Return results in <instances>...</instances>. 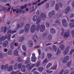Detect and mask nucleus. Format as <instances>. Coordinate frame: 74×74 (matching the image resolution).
Here are the masks:
<instances>
[{"label":"nucleus","mask_w":74,"mask_h":74,"mask_svg":"<svg viewBox=\"0 0 74 74\" xmlns=\"http://www.w3.org/2000/svg\"><path fill=\"white\" fill-rule=\"evenodd\" d=\"M23 56H26V55H27V53L26 52H24L23 53Z\"/></svg>","instance_id":"obj_59"},{"label":"nucleus","mask_w":74,"mask_h":74,"mask_svg":"<svg viewBox=\"0 0 74 74\" xmlns=\"http://www.w3.org/2000/svg\"><path fill=\"white\" fill-rule=\"evenodd\" d=\"M22 67V64H18V69H21Z\"/></svg>","instance_id":"obj_49"},{"label":"nucleus","mask_w":74,"mask_h":74,"mask_svg":"<svg viewBox=\"0 0 74 74\" xmlns=\"http://www.w3.org/2000/svg\"><path fill=\"white\" fill-rule=\"evenodd\" d=\"M40 16L42 19H45L46 18V14H45L44 13H42L40 15Z\"/></svg>","instance_id":"obj_20"},{"label":"nucleus","mask_w":74,"mask_h":74,"mask_svg":"<svg viewBox=\"0 0 74 74\" xmlns=\"http://www.w3.org/2000/svg\"><path fill=\"white\" fill-rule=\"evenodd\" d=\"M70 46L67 47L65 50L64 51L63 53L64 55H67L68 53V52L70 51Z\"/></svg>","instance_id":"obj_4"},{"label":"nucleus","mask_w":74,"mask_h":74,"mask_svg":"<svg viewBox=\"0 0 74 74\" xmlns=\"http://www.w3.org/2000/svg\"><path fill=\"white\" fill-rule=\"evenodd\" d=\"M52 65V63H49L46 66V69H48Z\"/></svg>","instance_id":"obj_26"},{"label":"nucleus","mask_w":74,"mask_h":74,"mask_svg":"<svg viewBox=\"0 0 74 74\" xmlns=\"http://www.w3.org/2000/svg\"><path fill=\"white\" fill-rule=\"evenodd\" d=\"M8 66V64H7L6 65H5L4 67L5 70V69H7Z\"/></svg>","instance_id":"obj_56"},{"label":"nucleus","mask_w":74,"mask_h":74,"mask_svg":"<svg viewBox=\"0 0 74 74\" xmlns=\"http://www.w3.org/2000/svg\"><path fill=\"white\" fill-rule=\"evenodd\" d=\"M40 65V62H39L37 63L36 64V67H39Z\"/></svg>","instance_id":"obj_47"},{"label":"nucleus","mask_w":74,"mask_h":74,"mask_svg":"<svg viewBox=\"0 0 74 74\" xmlns=\"http://www.w3.org/2000/svg\"><path fill=\"white\" fill-rule=\"evenodd\" d=\"M30 25L29 23L26 24L25 26V27L24 30L26 33H28L29 28H30Z\"/></svg>","instance_id":"obj_3"},{"label":"nucleus","mask_w":74,"mask_h":74,"mask_svg":"<svg viewBox=\"0 0 74 74\" xmlns=\"http://www.w3.org/2000/svg\"><path fill=\"white\" fill-rule=\"evenodd\" d=\"M63 70H62L60 72L59 74H63Z\"/></svg>","instance_id":"obj_64"},{"label":"nucleus","mask_w":74,"mask_h":74,"mask_svg":"<svg viewBox=\"0 0 74 74\" xmlns=\"http://www.w3.org/2000/svg\"><path fill=\"white\" fill-rule=\"evenodd\" d=\"M21 9H13V12H15V11H16V13L17 14H18L19 12H20V13H21L22 12V10H23L24 8V6H22L21 7Z\"/></svg>","instance_id":"obj_2"},{"label":"nucleus","mask_w":74,"mask_h":74,"mask_svg":"<svg viewBox=\"0 0 74 74\" xmlns=\"http://www.w3.org/2000/svg\"><path fill=\"white\" fill-rule=\"evenodd\" d=\"M55 23H58L59 25H61V24L60 23V21H59L56 20V21L55 22Z\"/></svg>","instance_id":"obj_55"},{"label":"nucleus","mask_w":74,"mask_h":74,"mask_svg":"<svg viewBox=\"0 0 74 74\" xmlns=\"http://www.w3.org/2000/svg\"><path fill=\"white\" fill-rule=\"evenodd\" d=\"M64 59L65 60H66L67 61H68L69 59V57L68 56H67L66 57H65Z\"/></svg>","instance_id":"obj_43"},{"label":"nucleus","mask_w":74,"mask_h":74,"mask_svg":"<svg viewBox=\"0 0 74 74\" xmlns=\"http://www.w3.org/2000/svg\"><path fill=\"white\" fill-rule=\"evenodd\" d=\"M60 53V51L59 49H58L57 51V52L56 53L57 55H59Z\"/></svg>","instance_id":"obj_57"},{"label":"nucleus","mask_w":74,"mask_h":74,"mask_svg":"<svg viewBox=\"0 0 74 74\" xmlns=\"http://www.w3.org/2000/svg\"><path fill=\"white\" fill-rule=\"evenodd\" d=\"M25 40V37H22L20 38L18 40V41L19 42H23Z\"/></svg>","instance_id":"obj_21"},{"label":"nucleus","mask_w":74,"mask_h":74,"mask_svg":"<svg viewBox=\"0 0 74 74\" xmlns=\"http://www.w3.org/2000/svg\"><path fill=\"white\" fill-rule=\"evenodd\" d=\"M15 40H14L10 45V48L11 49H14V43L15 42Z\"/></svg>","instance_id":"obj_14"},{"label":"nucleus","mask_w":74,"mask_h":74,"mask_svg":"<svg viewBox=\"0 0 74 74\" xmlns=\"http://www.w3.org/2000/svg\"><path fill=\"white\" fill-rule=\"evenodd\" d=\"M17 64H18V63H16L14 65V68L15 70H16V68L17 67Z\"/></svg>","instance_id":"obj_58"},{"label":"nucleus","mask_w":74,"mask_h":74,"mask_svg":"<svg viewBox=\"0 0 74 74\" xmlns=\"http://www.w3.org/2000/svg\"><path fill=\"white\" fill-rule=\"evenodd\" d=\"M37 19V16H33V20L34 22H36Z\"/></svg>","instance_id":"obj_30"},{"label":"nucleus","mask_w":74,"mask_h":74,"mask_svg":"<svg viewBox=\"0 0 74 74\" xmlns=\"http://www.w3.org/2000/svg\"><path fill=\"white\" fill-rule=\"evenodd\" d=\"M22 74V73L20 72V71H18L17 72H12L11 74Z\"/></svg>","instance_id":"obj_22"},{"label":"nucleus","mask_w":74,"mask_h":74,"mask_svg":"<svg viewBox=\"0 0 74 74\" xmlns=\"http://www.w3.org/2000/svg\"><path fill=\"white\" fill-rule=\"evenodd\" d=\"M18 51L17 50H15L14 51V54L15 56H18Z\"/></svg>","instance_id":"obj_28"},{"label":"nucleus","mask_w":74,"mask_h":74,"mask_svg":"<svg viewBox=\"0 0 74 74\" xmlns=\"http://www.w3.org/2000/svg\"><path fill=\"white\" fill-rule=\"evenodd\" d=\"M25 58V56H22L21 57H18V58L17 61L19 62H22V59H24Z\"/></svg>","instance_id":"obj_15"},{"label":"nucleus","mask_w":74,"mask_h":74,"mask_svg":"<svg viewBox=\"0 0 74 74\" xmlns=\"http://www.w3.org/2000/svg\"><path fill=\"white\" fill-rule=\"evenodd\" d=\"M6 29H7V27H6V26H5V27L4 26L2 27H1V33L2 32H3V31L4 33H5V32H6V30H7Z\"/></svg>","instance_id":"obj_12"},{"label":"nucleus","mask_w":74,"mask_h":74,"mask_svg":"<svg viewBox=\"0 0 74 74\" xmlns=\"http://www.w3.org/2000/svg\"><path fill=\"white\" fill-rule=\"evenodd\" d=\"M36 31H39L40 30V25H38L36 26Z\"/></svg>","instance_id":"obj_39"},{"label":"nucleus","mask_w":74,"mask_h":74,"mask_svg":"<svg viewBox=\"0 0 74 74\" xmlns=\"http://www.w3.org/2000/svg\"><path fill=\"white\" fill-rule=\"evenodd\" d=\"M56 10H59V6L58 5V4H57L56 5Z\"/></svg>","instance_id":"obj_54"},{"label":"nucleus","mask_w":74,"mask_h":74,"mask_svg":"<svg viewBox=\"0 0 74 74\" xmlns=\"http://www.w3.org/2000/svg\"><path fill=\"white\" fill-rule=\"evenodd\" d=\"M24 25V23H23L21 25H19V24H17V26H16V27L15 29V30L14 31H12L11 32V30H9L8 32V33H12V34H14V33H16V32L17 31V30H18V28H21V27H22V26H23Z\"/></svg>","instance_id":"obj_1"},{"label":"nucleus","mask_w":74,"mask_h":74,"mask_svg":"<svg viewBox=\"0 0 74 74\" xmlns=\"http://www.w3.org/2000/svg\"><path fill=\"white\" fill-rule=\"evenodd\" d=\"M50 31L51 33L53 34H55V30L53 28H51L50 29Z\"/></svg>","instance_id":"obj_32"},{"label":"nucleus","mask_w":74,"mask_h":74,"mask_svg":"<svg viewBox=\"0 0 74 74\" xmlns=\"http://www.w3.org/2000/svg\"><path fill=\"white\" fill-rule=\"evenodd\" d=\"M3 10H4V11L5 12H6V11H7V8H5V7H3L2 6H0V11H2Z\"/></svg>","instance_id":"obj_16"},{"label":"nucleus","mask_w":74,"mask_h":74,"mask_svg":"<svg viewBox=\"0 0 74 74\" xmlns=\"http://www.w3.org/2000/svg\"><path fill=\"white\" fill-rule=\"evenodd\" d=\"M21 71L22 72H25L26 69H25V65H23L22 66Z\"/></svg>","instance_id":"obj_19"},{"label":"nucleus","mask_w":74,"mask_h":74,"mask_svg":"<svg viewBox=\"0 0 74 74\" xmlns=\"http://www.w3.org/2000/svg\"><path fill=\"white\" fill-rule=\"evenodd\" d=\"M53 48L55 52H56V51L57 50V47H56V46L53 45Z\"/></svg>","instance_id":"obj_36"},{"label":"nucleus","mask_w":74,"mask_h":74,"mask_svg":"<svg viewBox=\"0 0 74 74\" xmlns=\"http://www.w3.org/2000/svg\"><path fill=\"white\" fill-rule=\"evenodd\" d=\"M38 69L39 71L40 72H42V71H43V70H44V68L41 67H40L38 68Z\"/></svg>","instance_id":"obj_23"},{"label":"nucleus","mask_w":74,"mask_h":74,"mask_svg":"<svg viewBox=\"0 0 74 74\" xmlns=\"http://www.w3.org/2000/svg\"><path fill=\"white\" fill-rule=\"evenodd\" d=\"M70 73V70L68 69H66L64 71V74H69Z\"/></svg>","instance_id":"obj_29"},{"label":"nucleus","mask_w":74,"mask_h":74,"mask_svg":"<svg viewBox=\"0 0 74 74\" xmlns=\"http://www.w3.org/2000/svg\"><path fill=\"white\" fill-rule=\"evenodd\" d=\"M24 32V30L21 29L19 32V34H22V33H23Z\"/></svg>","instance_id":"obj_44"},{"label":"nucleus","mask_w":74,"mask_h":74,"mask_svg":"<svg viewBox=\"0 0 74 74\" xmlns=\"http://www.w3.org/2000/svg\"><path fill=\"white\" fill-rule=\"evenodd\" d=\"M61 30L62 31V32L61 33V36H63V32H64V29H63V28H62Z\"/></svg>","instance_id":"obj_61"},{"label":"nucleus","mask_w":74,"mask_h":74,"mask_svg":"<svg viewBox=\"0 0 74 74\" xmlns=\"http://www.w3.org/2000/svg\"><path fill=\"white\" fill-rule=\"evenodd\" d=\"M71 9H70V7L67 6L65 11V14H67V13H69V12L70 11Z\"/></svg>","instance_id":"obj_10"},{"label":"nucleus","mask_w":74,"mask_h":74,"mask_svg":"<svg viewBox=\"0 0 74 74\" xmlns=\"http://www.w3.org/2000/svg\"><path fill=\"white\" fill-rule=\"evenodd\" d=\"M11 34H9L7 37L8 40V41H11Z\"/></svg>","instance_id":"obj_33"},{"label":"nucleus","mask_w":74,"mask_h":74,"mask_svg":"<svg viewBox=\"0 0 74 74\" xmlns=\"http://www.w3.org/2000/svg\"><path fill=\"white\" fill-rule=\"evenodd\" d=\"M31 61L34 62H36L37 60V58L36 57L35 54L33 53L32 54V56L31 58Z\"/></svg>","instance_id":"obj_7"},{"label":"nucleus","mask_w":74,"mask_h":74,"mask_svg":"<svg viewBox=\"0 0 74 74\" xmlns=\"http://www.w3.org/2000/svg\"><path fill=\"white\" fill-rule=\"evenodd\" d=\"M70 27L71 28L74 27V23H70Z\"/></svg>","instance_id":"obj_34"},{"label":"nucleus","mask_w":74,"mask_h":74,"mask_svg":"<svg viewBox=\"0 0 74 74\" xmlns=\"http://www.w3.org/2000/svg\"><path fill=\"white\" fill-rule=\"evenodd\" d=\"M51 70H56L57 69V64H56L54 66H52L51 68Z\"/></svg>","instance_id":"obj_25"},{"label":"nucleus","mask_w":74,"mask_h":74,"mask_svg":"<svg viewBox=\"0 0 74 74\" xmlns=\"http://www.w3.org/2000/svg\"><path fill=\"white\" fill-rule=\"evenodd\" d=\"M40 21L41 18H40V17H38L36 21V24H38L39 23Z\"/></svg>","instance_id":"obj_27"},{"label":"nucleus","mask_w":74,"mask_h":74,"mask_svg":"<svg viewBox=\"0 0 74 74\" xmlns=\"http://www.w3.org/2000/svg\"><path fill=\"white\" fill-rule=\"evenodd\" d=\"M48 40H52V36L51 35H49L48 38Z\"/></svg>","instance_id":"obj_51"},{"label":"nucleus","mask_w":74,"mask_h":74,"mask_svg":"<svg viewBox=\"0 0 74 74\" xmlns=\"http://www.w3.org/2000/svg\"><path fill=\"white\" fill-rule=\"evenodd\" d=\"M71 62H68L66 64V65L67 66H68V67H70V66L71 65Z\"/></svg>","instance_id":"obj_42"},{"label":"nucleus","mask_w":74,"mask_h":74,"mask_svg":"<svg viewBox=\"0 0 74 74\" xmlns=\"http://www.w3.org/2000/svg\"><path fill=\"white\" fill-rule=\"evenodd\" d=\"M41 0H38V1H36L35 2H33V5H36V4H37L38 3H39ZM43 1L45 2L46 1H47V0H43Z\"/></svg>","instance_id":"obj_18"},{"label":"nucleus","mask_w":74,"mask_h":74,"mask_svg":"<svg viewBox=\"0 0 74 74\" xmlns=\"http://www.w3.org/2000/svg\"><path fill=\"white\" fill-rule=\"evenodd\" d=\"M36 65V64H32L30 66L32 69L34 67V66Z\"/></svg>","instance_id":"obj_62"},{"label":"nucleus","mask_w":74,"mask_h":74,"mask_svg":"<svg viewBox=\"0 0 74 74\" xmlns=\"http://www.w3.org/2000/svg\"><path fill=\"white\" fill-rule=\"evenodd\" d=\"M48 62V60L47 59H45L42 62V64H44V63H47Z\"/></svg>","instance_id":"obj_53"},{"label":"nucleus","mask_w":74,"mask_h":74,"mask_svg":"<svg viewBox=\"0 0 74 74\" xmlns=\"http://www.w3.org/2000/svg\"><path fill=\"white\" fill-rule=\"evenodd\" d=\"M12 53V50L11 49H9V50L8 53V55H11Z\"/></svg>","instance_id":"obj_37"},{"label":"nucleus","mask_w":74,"mask_h":74,"mask_svg":"<svg viewBox=\"0 0 74 74\" xmlns=\"http://www.w3.org/2000/svg\"><path fill=\"white\" fill-rule=\"evenodd\" d=\"M72 36L73 38H74V30H72L71 31Z\"/></svg>","instance_id":"obj_45"},{"label":"nucleus","mask_w":74,"mask_h":74,"mask_svg":"<svg viewBox=\"0 0 74 74\" xmlns=\"http://www.w3.org/2000/svg\"><path fill=\"white\" fill-rule=\"evenodd\" d=\"M70 32L69 31L68 32H65L64 34V38H67L70 35Z\"/></svg>","instance_id":"obj_8"},{"label":"nucleus","mask_w":74,"mask_h":74,"mask_svg":"<svg viewBox=\"0 0 74 74\" xmlns=\"http://www.w3.org/2000/svg\"><path fill=\"white\" fill-rule=\"evenodd\" d=\"M67 62H68V61L65 60L64 59L62 61V62H63V63H66Z\"/></svg>","instance_id":"obj_52"},{"label":"nucleus","mask_w":74,"mask_h":74,"mask_svg":"<svg viewBox=\"0 0 74 74\" xmlns=\"http://www.w3.org/2000/svg\"><path fill=\"white\" fill-rule=\"evenodd\" d=\"M30 62V58L28 57L27 58V59L25 60V64H26L29 63Z\"/></svg>","instance_id":"obj_17"},{"label":"nucleus","mask_w":74,"mask_h":74,"mask_svg":"<svg viewBox=\"0 0 74 74\" xmlns=\"http://www.w3.org/2000/svg\"><path fill=\"white\" fill-rule=\"evenodd\" d=\"M30 44L29 45V47H33V43L31 41V42H29Z\"/></svg>","instance_id":"obj_41"},{"label":"nucleus","mask_w":74,"mask_h":74,"mask_svg":"<svg viewBox=\"0 0 74 74\" xmlns=\"http://www.w3.org/2000/svg\"><path fill=\"white\" fill-rule=\"evenodd\" d=\"M46 72L48 74H51L53 73V71L47 70L46 71Z\"/></svg>","instance_id":"obj_35"},{"label":"nucleus","mask_w":74,"mask_h":74,"mask_svg":"<svg viewBox=\"0 0 74 74\" xmlns=\"http://www.w3.org/2000/svg\"><path fill=\"white\" fill-rule=\"evenodd\" d=\"M46 7L47 8H49V3H47L46 5Z\"/></svg>","instance_id":"obj_63"},{"label":"nucleus","mask_w":74,"mask_h":74,"mask_svg":"<svg viewBox=\"0 0 74 74\" xmlns=\"http://www.w3.org/2000/svg\"><path fill=\"white\" fill-rule=\"evenodd\" d=\"M60 47L61 49H62V50L63 51V49H64V48H65V46L64 45H63V44H61L60 46Z\"/></svg>","instance_id":"obj_24"},{"label":"nucleus","mask_w":74,"mask_h":74,"mask_svg":"<svg viewBox=\"0 0 74 74\" xmlns=\"http://www.w3.org/2000/svg\"><path fill=\"white\" fill-rule=\"evenodd\" d=\"M13 67V66H10L8 70V71H12Z\"/></svg>","instance_id":"obj_31"},{"label":"nucleus","mask_w":74,"mask_h":74,"mask_svg":"<svg viewBox=\"0 0 74 74\" xmlns=\"http://www.w3.org/2000/svg\"><path fill=\"white\" fill-rule=\"evenodd\" d=\"M36 25L33 24L32 25L30 29V31L31 33H34L35 32V29H36Z\"/></svg>","instance_id":"obj_6"},{"label":"nucleus","mask_w":74,"mask_h":74,"mask_svg":"<svg viewBox=\"0 0 74 74\" xmlns=\"http://www.w3.org/2000/svg\"><path fill=\"white\" fill-rule=\"evenodd\" d=\"M8 45V41L5 40L4 42L3 45L4 47H7Z\"/></svg>","instance_id":"obj_13"},{"label":"nucleus","mask_w":74,"mask_h":74,"mask_svg":"<svg viewBox=\"0 0 74 74\" xmlns=\"http://www.w3.org/2000/svg\"><path fill=\"white\" fill-rule=\"evenodd\" d=\"M22 48L23 50H24V51H26V50H27V48H26L25 45H23Z\"/></svg>","instance_id":"obj_38"},{"label":"nucleus","mask_w":74,"mask_h":74,"mask_svg":"<svg viewBox=\"0 0 74 74\" xmlns=\"http://www.w3.org/2000/svg\"><path fill=\"white\" fill-rule=\"evenodd\" d=\"M74 15L73 14H71L70 15V18H73L74 17Z\"/></svg>","instance_id":"obj_60"},{"label":"nucleus","mask_w":74,"mask_h":74,"mask_svg":"<svg viewBox=\"0 0 74 74\" xmlns=\"http://www.w3.org/2000/svg\"><path fill=\"white\" fill-rule=\"evenodd\" d=\"M73 52H74V49H72L71 51H70V52L69 53L70 55H71L72 53H73Z\"/></svg>","instance_id":"obj_46"},{"label":"nucleus","mask_w":74,"mask_h":74,"mask_svg":"<svg viewBox=\"0 0 74 74\" xmlns=\"http://www.w3.org/2000/svg\"><path fill=\"white\" fill-rule=\"evenodd\" d=\"M47 56L49 59V58H51L52 57V56L51 54H48Z\"/></svg>","instance_id":"obj_48"},{"label":"nucleus","mask_w":74,"mask_h":74,"mask_svg":"<svg viewBox=\"0 0 74 74\" xmlns=\"http://www.w3.org/2000/svg\"><path fill=\"white\" fill-rule=\"evenodd\" d=\"M45 25L42 24L40 26V32H42L44 30H45Z\"/></svg>","instance_id":"obj_9"},{"label":"nucleus","mask_w":74,"mask_h":74,"mask_svg":"<svg viewBox=\"0 0 74 74\" xmlns=\"http://www.w3.org/2000/svg\"><path fill=\"white\" fill-rule=\"evenodd\" d=\"M14 45L15 47H18V45H19V43L17 42H14Z\"/></svg>","instance_id":"obj_50"},{"label":"nucleus","mask_w":74,"mask_h":74,"mask_svg":"<svg viewBox=\"0 0 74 74\" xmlns=\"http://www.w3.org/2000/svg\"><path fill=\"white\" fill-rule=\"evenodd\" d=\"M4 36H2L0 38V41H5V40H4Z\"/></svg>","instance_id":"obj_40"},{"label":"nucleus","mask_w":74,"mask_h":74,"mask_svg":"<svg viewBox=\"0 0 74 74\" xmlns=\"http://www.w3.org/2000/svg\"><path fill=\"white\" fill-rule=\"evenodd\" d=\"M67 20L65 19H63L62 20V23L63 26L64 27H67L68 25L67 23H66Z\"/></svg>","instance_id":"obj_5"},{"label":"nucleus","mask_w":74,"mask_h":74,"mask_svg":"<svg viewBox=\"0 0 74 74\" xmlns=\"http://www.w3.org/2000/svg\"><path fill=\"white\" fill-rule=\"evenodd\" d=\"M55 13V11L54 10L52 12H51L49 13L48 14V16L50 18L51 17H52V16H53L54 15Z\"/></svg>","instance_id":"obj_11"}]
</instances>
